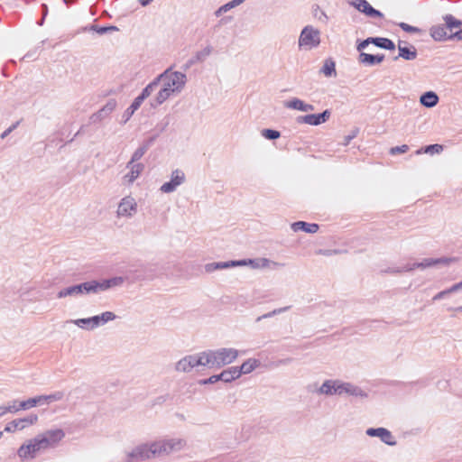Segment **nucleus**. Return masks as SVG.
Wrapping results in <instances>:
<instances>
[{
    "instance_id": "17",
    "label": "nucleus",
    "mask_w": 462,
    "mask_h": 462,
    "mask_svg": "<svg viewBox=\"0 0 462 462\" xmlns=\"http://www.w3.org/2000/svg\"><path fill=\"white\" fill-rule=\"evenodd\" d=\"M126 168L129 169V172L124 176V180L127 184H132L141 175L144 170V165L141 162H128Z\"/></svg>"
},
{
    "instance_id": "38",
    "label": "nucleus",
    "mask_w": 462,
    "mask_h": 462,
    "mask_svg": "<svg viewBox=\"0 0 462 462\" xmlns=\"http://www.w3.org/2000/svg\"><path fill=\"white\" fill-rule=\"evenodd\" d=\"M443 151V146L441 144H430L427 145L424 148L419 149L416 151V154H421L424 153H430V154H435L439 153Z\"/></svg>"
},
{
    "instance_id": "62",
    "label": "nucleus",
    "mask_w": 462,
    "mask_h": 462,
    "mask_svg": "<svg viewBox=\"0 0 462 462\" xmlns=\"http://www.w3.org/2000/svg\"><path fill=\"white\" fill-rule=\"evenodd\" d=\"M315 109L314 106L311 104L305 103L304 109L302 112H311Z\"/></svg>"
},
{
    "instance_id": "5",
    "label": "nucleus",
    "mask_w": 462,
    "mask_h": 462,
    "mask_svg": "<svg viewBox=\"0 0 462 462\" xmlns=\"http://www.w3.org/2000/svg\"><path fill=\"white\" fill-rule=\"evenodd\" d=\"M206 353L189 355L179 360L175 365V370L181 373H189L198 366H208Z\"/></svg>"
},
{
    "instance_id": "24",
    "label": "nucleus",
    "mask_w": 462,
    "mask_h": 462,
    "mask_svg": "<svg viewBox=\"0 0 462 462\" xmlns=\"http://www.w3.org/2000/svg\"><path fill=\"white\" fill-rule=\"evenodd\" d=\"M430 34L437 42H443L450 39L449 36H448L445 25L443 24L431 26L430 29Z\"/></svg>"
},
{
    "instance_id": "19",
    "label": "nucleus",
    "mask_w": 462,
    "mask_h": 462,
    "mask_svg": "<svg viewBox=\"0 0 462 462\" xmlns=\"http://www.w3.org/2000/svg\"><path fill=\"white\" fill-rule=\"evenodd\" d=\"M344 396H352V397H356V398H360V399H365V398H367L368 394L361 387H359L350 382H346L345 387H344Z\"/></svg>"
},
{
    "instance_id": "11",
    "label": "nucleus",
    "mask_w": 462,
    "mask_h": 462,
    "mask_svg": "<svg viewBox=\"0 0 462 462\" xmlns=\"http://www.w3.org/2000/svg\"><path fill=\"white\" fill-rule=\"evenodd\" d=\"M254 260L248 259V260H235V261H227V262H214L209 263L205 265V271L206 273H213L217 270H223L227 269L231 267H236V266H245L247 264H253Z\"/></svg>"
},
{
    "instance_id": "41",
    "label": "nucleus",
    "mask_w": 462,
    "mask_h": 462,
    "mask_svg": "<svg viewBox=\"0 0 462 462\" xmlns=\"http://www.w3.org/2000/svg\"><path fill=\"white\" fill-rule=\"evenodd\" d=\"M262 135L268 140H276L281 136V133L273 129H263Z\"/></svg>"
},
{
    "instance_id": "22",
    "label": "nucleus",
    "mask_w": 462,
    "mask_h": 462,
    "mask_svg": "<svg viewBox=\"0 0 462 462\" xmlns=\"http://www.w3.org/2000/svg\"><path fill=\"white\" fill-rule=\"evenodd\" d=\"M291 229L294 232L304 231L306 233L314 234L319 230V225L315 223H307L304 221H297L291 224Z\"/></svg>"
},
{
    "instance_id": "3",
    "label": "nucleus",
    "mask_w": 462,
    "mask_h": 462,
    "mask_svg": "<svg viewBox=\"0 0 462 462\" xmlns=\"http://www.w3.org/2000/svg\"><path fill=\"white\" fill-rule=\"evenodd\" d=\"M171 67L162 72L166 73V77L161 79L163 86L156 96L158 105L165 102L174 92H180L186 84L187 76L185 73L180 71L171 72Z\"/></svg>"
},
{
    "instance_id": "10",
    "label": "nucleus",
    "mask_w": 462,
    "mask_h": 462,
    "mask_svg": "<svg viewBox=\"0 0 462 462\" xmlns=\"http://www.w3.org/2000/svg\"><path fill=\"white\" fill-rule=\"evenodd\" d=\"M38 421L36 414H30L24 418L15 419L8 422L5 427V431L14 433L17 430H23L25 428L35 424Z\"/></svg>"
},
{
    "instance_id": "21",
    "label": "nucleus",
    "mask_w": 462,
    "mask_h": 462,
    "mask_svg": "<svg viewBox=\"0 0 462 462\" xmlns=\"http://www.w3.org/2000/svg\"><path fill=\"white\" fill-rule=\"evenodd\" d=\"M166 77V73H162L158 77H156L151 83H149L142 91V93L136 97L141 102H143L145 98H147L153 90L158 87L161 79Z\"/></svg>"
},
{
    "instance_id": "45",
    "label": "nucleus",
    "mask_w": 462,
    "mask_h": 462,
    "mask_svg": "<svg viewBox=\"0 0 462 462\" xmlns=\"http://www.w3.org/2000/svg\"><path fill=\"white\" fill-rule=\"evenodd\" d=\"M19 403L18 400H12L7 402V407L10 410L9 413H16L20 411V409L17 408V404Z\"/></svg>"
},
{
    "instance_id": "9",
    "label": "nucleus",
    "mask_w": 462,
    "mask_h": 462,
    "mask_svg": "<svg viewBox=\"0 0 462 462\" xmlns=\"http://www.w3.org/2000/svg\"><path fill=\"white\" fill-rule=\"evenodd\" d=\"M137 203L131 196L123 198L117 207V217H133L137 212Z\"/></svg>"
},
{
    "instance_id": "26",
    "label": "nucleus",
    "mask_w": 462,
    "mask_h": 462,
    "mask_svg": "<svg viewBox=\"0 0 462 462\" xmlns=\"http://www.w3.org/2000/svg\"><path fill=\"white\" fill-rule=\"evenodd\" d=\"M357 10L369 17L383 18V16L380 11L374 9L366 0L358 5Z\"/></svg>"
},
{
    "instance_id": "28",
    "label": "nucleus",
    "mask_w": 462,
    "mask_h": 462,
    "mask_svg": "<svg viewBox=\"0 0 462 462\" xmlns=\"http://www.w3.org/2000/svg\"><path fill=\"white\" fill-rule=\"evenodd\" d=\"M219 381H223L225 383H230L235 379L239 378V372L237 370V366L229 367L224 371H222L219 374Z\"/></svg>"
},
{
    "instance_id": "15",
    "label": "nucleus",
    "mask_w": 462,
    "mask_h": 462,
    "mask_svg": "<svg viewBox=\"0 0 462 462\" xmlns=\"http://www.w3.org/2000/svg\"><path fill=\"white\" fill-rule=\"evenodd\" d=\"M369 437H377L382 442L388 446H395L397 444L394 436L385 428H369L365 431Z\"/></svg>"
},
{
    "instance_id": "59",
    "label": "nucleus",
    "mask_w": 462,
    "mask_h": 462,
    "mask_svg": "<svg viewBox=\"0 0 462 462\" xmlns=\"http://www.w3.org/2000/svg\"><path fill=\"white\" fill-rule=\"evenodd\" d=\"M449 38L457 39V41H462V29L451 34Z\"/></svg>"
},
{
    "instance_id": "37",
    "label": "nucleus",
    "mask_w": 462,
    "mask_h": 462,
    "mask_svg": "<svg viewBox=\"0 0 462 462\" xmlns=\"http://www.w3.org/2000/svg\"><path fill=\"white\" fill-rule=\"evenodd\" d=\"M320 72L323 73L327 77L336 76V64L335 62L328 59L326 60L324 65L322 66Z\"/></svg>"
},
{
    "instance_id": "39",
    "label": "nucleus",
    "mask_w": 462,
    "mask_h": 462,
    "mask_svg": "<svg viewBox=\"0 0 462 462\" xmlns=\"http://www.w3.org/2000/svg\"><path fill=\"white\" fill-rule=\"evenodd\" d=\"M291 309V306H286V307H282V308H279V309H275L268 313H265L262 316H259L257 319H256V322H259L264 319H269V318H272L275 315H278V314H282L287 310H289Z\"/></svg>"
},
{
    "instance_id": "14",
    "label": "nucleus",
    "mask_w": 462,
    "mask_h": 462,
    "mask_svg": "<svg viewBox=\"0 0 462 462\" xmlns=\"http://www.w3.org/2000/svg\"><path fill=\"white\" fill-rule=\"evenodd\" d=\"M452 261L453 260L451 258H446V257L437 258V259L425 258L422 262L414 263H407V264L403 265L401 271H410L411 272V271L414 270L415 268L425 269V268L431 267V266H434L439 263L448 264Z\"/></svg>"
},
{
    "instance_id": "32",
    "label": "nucleus",
    "mask_w": 462,
    "mask_h": 462,
    "mask_svg": "<svg viewBox=\"0 0 462 462\" xmlns=\"http://www.w3.org/2000/svg\"><path fill=\"white\" fill-rule=\"evenodd\" d=\"M372 43L374 44L376 47L389 51H393L395 49L394 42L388 38L374 37Z\"/></svg>"
},
{
    "instance_id": "64",
    "label": "nucleus",
    "mask_w": 462,
    "mask_h": 462,
    "mask_svg": "<svg viewBox=\"0 0 462 462\" xmlns=\"http://www.w3.org/2000/svg\"><path fill=\"white\" fill-rule=\"evenodd\" d=\"M364 0H348L349 4L353 6H355L356 9H357V6L359 4H361V2H363Z\"/></svg>"
},
{
    "instance_id": "23",
    "label": "nucleus",
    "mask_w": 462,
    "mask_h": 462,
    "mask_svg": "<svg viewBox=\"0 0 462 462\" xmlns=\"http://www.w3.org/2000/svg\"><path fill=\"white\" fill-rule=\"evenodd\" d=\"M398 50H399V55L398 57H395L394 60H397L398 58H402L406 60H413L417 58V50L414 46H411V48H407L404 46H402V42H399L398 44Z\"/></svg>"
},
{
    "instance_id": "51",
    "label": "nucleus",
    "mask_w": 462,
    "mask_h": 462,
    "mask_svg": "<svg viewBox=\"0 0 462 462\" xmlns=\"http://www.w3.org/2000/svg\"><path fill=\"white\" fill-rule=\"evenodd\" d=\"M374 40V37H369L365 40H364L363 42H361L358 45H357V50L358 51H362L363 49H365L368 44L372 43V41Z\"/></svg>"
},
{
    "instance_id": "57",
    "label": "nucleus",
    "mask_w": 462,
    "mask_h": 462,
    "mask_svg": "<svg viewBox=\"0 0 462 462\" xmlns=\"http://www.w3.org/2000/svg\"><path fill=\"white\" fill-rule=\"evenodd\" d=\"M452 292H457V291H459L462 290V281L459 282H457L455 284H453L451 287H450Z\"/></svg>"
},
{
    "instance_id": "47",
    "label": "nucleus",
    "mask_w": 462,
    "mask_h": 462,
    "mask_svg": "<svg viewBox=\"0 0 462 462\" xmlns=\"http://www.w3.org/2000/svg\"><path fill=\"white\" fill-rule=\"evenodd\" d=\"M219 381V376L218 374H215V375H212L210 376L209 378L208 379H202L199 382V384H208V383H215Z\"/></svg>"
},
{
    "instance_id": "25",
    "label": "nucleus",
    "mask_w": 462,
    "mask_h": 462,
    "mask_svg": "<svg viewBox=\"0 0 462 462\" xmlns=\"http://www.w3.org/2000/svg\"><path fill=\"white\" fill-rule=\"evenodd\" d=\"M384 60V55H373L368 54L365 52H361L359 54V61L363 64L368 65V66H374L376 64L381 63Z\"/></svg>"
},
{
    "instance_id": "56",
    "label": "nucleus",
    "mask_w": 462,
    "mask_h": 462,
    "mask_svg": "<svg viewBox=\"0 0 462 462\" xmlns=\"http://www.w3.org/2000/svg\"><path fill=\"white\" fill-rule=\"evenodd\" d=\"M9 409L7 407V404H2L0 405V418L4 417L5 414L9 413Z\"/></svg>"
},
{
    "instance_id": "31",
    "label": "nucleus",
    "mask_w": 462,
    "mask_h": 462,
    "mask_svg": "<svg viewBox=\"0 0 462 462\" xmlns=\"http://www.w3.org/2000/svg\"><path fill=\"white\" fill-rule=\"evenodd\" d=\"M119 29L115 25H109V26H97V25H90L86 26L80 29L79 32H86V31H94L97 32L98 34H105L106 32H117Z\"/></svg>"
},
{
    "instance_id": "6",
    "label": "nucleus",
    "mask_w": 462,
    "mask_h": 462,
    "mask_svg": "<svg viewBox=\"0 0 462 462\" xmlns=\"http://www.w3.org/2000/svg\"><path fill=\"white\" fill-rule=\"evenodd\" d=\"M320 43V32L311 25L305 26L299 38L300 47L310 50Z\"/></svg>"
},
{
    "instance_id": "33",
    "label": "nucleus",
    "mask_w": 462,
    "mask_h": 462,
    "mask_svg": "<svg viewBox=\"0 0 462 462\" xmlns=\"http://www.w3.org/2000/svg\"><path fill=\"white\" fill-rule=\"evenodd\" d=\"M96 321H97L96 319H92V317H90V318H84V319L69 320V322L74 323L80 328L91 330V329L95 328L94 322H96Z\"/></svg>"
},
{
    "instance_id": "8",
    "label": "nucleus",
    "mask_w": 462,
    "mask_h": 462,
    "mask_svg": "<svg viewBox=\"0 0 462 462\" xmlns=\"http://www.w3.org/2000/svg\"><path fill=\"white\" fill-rule=\"evenodd\" d=\"M44 451L40 441L35 437L27 443L23 444L17 450V455L22 460H29L36 457L38 454Z\"/></svg>"
},
{
    "instance_id": "2",
    "label": "nucleus",
    "mask_w": 462,
    "mask_h": 462,
    "mask_svg": "<svg viewBox=\"0 0 462 462\" xmlns=\"http://www.w3.org/2000/svg\"><path fill=\"white\" fill-rule=\"evenodd\" d=\"M123 283L124 278L120 276L102 281L92 280L64 288L58 292L57 297L59 299H62L66 297H79L87 294H97L111 288L121 286Z\"/></svg>"
},
{
    "instance_id": "20",
    "label": "nucleus",
    "mask_w": 462,
    "mask_h": 462,
    "mask_svg": "<svg viewBox=\"0 0 462 462\" xmlns=\"http://www.w3.org/2000/svg\"><path fill=\"white\" fill-rule=\"evenodd\" d=\"M337 379H328L323 382L320 387L316 391L319 395H337Z\"/></svg>"
},
{
    "instance_id": "46",
    "label": "nucleus",
    "mask_w": 462,
    "mask_h": 462,
    "mask_svg": "<svg viewBox=\"0 0 462 462\" xmlns=\"http://www.w3.org/2000/svg\"><path fill=\"white\" fill-rule=\"evenodd\" d=\"M450 293H453L450 287L447 290H444V291H441L439 292H438L433 298H432V300L436 301V300H440L442 299H444L446 296H448V294Z\"/></svg>"
},
{
    "instance_id": "36",
    "label": "nucleus",
    "mask_w": 462,
    "mask_h": 462,
    "mask_svg": "<svg viewBox=\"0 0 462 462\" xmlns=\"http://www.w3.org/2000/svg\"><path fill=\"white\" fill-rule=\"evenodd\" d=\"M305 102L298 97H293L284 102V106L289 109L303 111Z\"/></svg>"
},
{
    "instance_id": "54",
    "label": "nucleus",
    "mask_w": 462,
    "mask_h": 462,
    "mask_svg": "<svg viewBox=\"0 0 462 462\" xmlns=\"http://www.w3.org/2000/svg\"><path fill=\"white\" fill-rule=\"evenodd\" d=\"M17 408L20 409V411L29 410V406L27 404V400L19 401V403L17 404Z\"/></svg>"
},
{
    "instance_id": "55",
    "label": "nucleus",
    "mask_w": 462,
    "mask_h": 462,
    "mask_svg": "<svg viewBox=\"0 0 462 462\" xmlns=\"http://www.w3.org/2000/svg\"><path fill=\"white\" fill-rule=\"evenodd\" d=\"M402 266L401 267H393V268H388L387 270L384 271V273H404L405 271H400L402 270Z\"/></svg>"
},
{
    "instance_id": "30",
    "label": "nucleus",
    "mask_w": 462,
    "mask_h": 462,
    "mask_svg": "<svg viewBox=\"0 0 462 462\" xmlns=\"http://www.w3.org/2000/svg\"><path fill=\"white\" fill-rule=\"evenodd\" d=\"M116 316L114 312L105 311L100 315L93 316L92 319H96V322H94L95 328L107 323L108 321H112L116 319Z\"/></svg>"
},
{
    "instance_id": "49",
    "label": "nucleus",
    "mask_w": 462,
    "mask_h": 462,
    "mask_svg": "<svg viewBox=\"0 0 462 462\" xmlns=\"http://www.w3.org/2000/svg\"><path fill=\"white\" fill-rule=\"evenodd\" d=\"M357 134H358V129H354V130L351 132V134H348V135L345 136V140H344L343 144H344V145H347V144L350 143V141H351L352 139H354L355 137H356Z\"/></svg>"
},
{
    "instance_id": "29",
    "label": "nucleus",
    "mask_w": 462,
    "mask_h": 462,
    "mask_svg": "<svg viewBox=\"0 0 462 462\" xmlns=\"http://www.w3.org/2000/svg\"><path fill=\"white\" fill-rule=\"evenodd\" d=\"M420 101L422 106L430 108L438 104L439 97L435 92L428 91L421 95Z\"/></svg>"
},
{
    "instance_id": "4",
    "label": "nucleus",
    "mask_w": 462,
    "mask_h": 462,
    "mask_svg": "<svg viewBox=\"0 0 462 462\" xmlns=\"http://www.w3.org/2000/svg\"><path fill=\"white\" fill-rule=\"evenodd\" d=\"M205 353L208 366L217 368L233 363L238 356V351L235 348L223 347L217 350L205 351Z\"/></svg>"
},
{
    "instance_id": "34",
    "label": "nucleus",
    "mask_w": 462,
    "mask_h": 462,
    "mask_svg": "<svg viewBox=\"0 0 462 462\" xmlns=\"http://www.w3.org/2000/svg\"><path fill=\"white\" fill-rule=\"evenodd\" d=\"M143 102H141L138 98H134L131 106L124 112L123 114V123L125 124L134 113L141 106Z\"/></svg>"
},
{
    "instance_id": "61",
    "label": "nucleus",
    "mask_w": 462,
    "mask_h": 462,
    "mask_svg": "<svg viewBox=\"0 0 462 462\" xmlns=\"http://www.w3.org/2000/svg\"><path fill=\"white\" fill-rule=\"evenodd\" d=\"M319 254L329 256V255H332L333 254H337V251L336 250H334V251H332V250H319Z\"/></svg>"
},
{
    "instance_id": "63",
    "label": "nucleus",
    "mask_w": 462,
    "mask_h": 462,
    "mask_svg": "<svg viewBox=\"0 0 462 462\" xmlns=\"http://www.w3.org/2000/svg\"><path fill=\"white\" fill-rule=\"evenodd\" d=\"M42 16H43V19H45V17L48 14V6L46 4H42Z\"/></svg>"
},
{
    "instance_id": "7",
    "label": "nucleus",
    "mask_w": 462,
    "mask_h": 462,
    "mask_svg": "<svg viewBox=\"0 0 462 462\" xmlns=\"http://www.w3.org/2000/svg\"><path fill=\"white\" fill-rule=\"evenodd\" d=\"M64 437L65 433L60 429L50 430L36 436L44 450L55 448Z\"/></svg>"
},
{
    "instance_id": "53",
    "label": "nucleus",
    "mask_w": 462,
    "mask_h": 462,
    "mask_svg": "<svg viewBox=\"0 0 462 462\" xmlns=\"http://www.w3.org/2000/svg\"><path fill=\"white\" fill-rule=\"evenodd\" d=\"M27 404L29 406V409L38 406L39 400L36 399V396L32 397V398H29V399H27Z\"/></svg>"
},
{
    "instance_id": "60",
    "label": "nucleus",
    "mask_w": 462,
    "mask_h": 462,
    "mask_svg": "<svg viewBox=\"0 0 462 462\" xmlns=\"http://www.w3.org/2000/svg\"><path fill=\"white\" fill-rule=\"evenodd\" d=\"M36 399L39 400L38 405L47 404V399L45 395H38L36 396Z\"/></svg>"
},
{
    "instance_id": "58",
    "label": "nucleus",
    "mask_w": 462,
    "mask_h": 462,
    "mask_svg": "<svg viewBox=\"0 0 462 462\" xmlns=\"http://www.w3.org/2000/svg\"><path fill=\"white\" fill-rule=\"evenodd\" d=\"M292 362V358L291 357H287L285 359H281L277 362L276 365H289Z\"/></svg>"
},
{
    "instance_id": "52",
    "label": "nucleus",
    "mask_w": 462,
    "mask_h": 462,
    "mask_svg": "<svg viewBox=\"0 0 462 462\" xmlns=\"http://www.w3.org/2000/svg\"><path fill=\"white\" fill-rule=\"evenodd\" d=\"M198 63V60H196V58L193 56L191 59H189L183 66V69L184 70H188L191 66H193L194 64Z\"/></svg>"
},
{
    "instance_id": "35",
    "label": "nucleus",
    "mask_w": 462,
    "mask_h": 462,
    "mask_svg": "<svg viewBox=\"0 0 462 462\" xmlns=\"http://www.w3.org/2000/svg\"><path fill=\"white\" fill-rule=\"evenodd\" d=\"M443 21L445 22V26L450 31L462 26V21L449 14L443 16Z\"/></svg>"
},
{
    "instance_id": "42",
    "label": "nucleus",
    "mask_w": 462,
    "mask_h": 462,
    "mask_svg": "<svg viewBox=\"0 0 462 462\" xmlns=\"http://www.w3.org/2000/svg\"><path fill=\"white\" fill-rule=\"evenodd\" d=\"M47 399V404H50L54 402H58L62 400L64 397V393L61 391H57L51 394L45 395Z\"/></svg>"
},
{
    "instance_id": "44",
    "label": "nucleus",
    "mask_w": 462,
    "mask_h": 462,
    "mask_svg": "<svg viewBox=\"0 0 462 462\" xmlns=\"http://www.w3.org/2000/svg\"><path fill=\"white\" fill-rule=\"evenodd\" d=\"M409 150V146L406 144L401 145V146H395L391 148L390 152L391 154L394 155L397 153H404Z\"/></svg>"
},
{
    "instance_id": "43",
    "label": "nucleus",
    "mask_w": 462,
    "mask_h": 462,
    "mask_svg": "<svg viewBox=\"0 0 462 462\" xmlns=\"http://www.w3.org/2000/svg\"><path fill=\"white\" fill-rule=\"evenodd\" d=\"M399 27L406 32L419 33L420 32V28L411 26L406 23H400Z\"/></svg>"
},
{
    "instance_id": "27",
    "label": "nucleus",
    "mask_w": 462,
    "mask_h": 462,
    "mask_svg": "<svg viewBox=\"0 0 462 462\" xmlns=\"http://www.w3.org/2000/svg\"><path fill=\"white\" fill-rule=\"evenodd\" d=\"M260 365V361L254 358H249L245 361L241 366H237V370L239 372V376L241 374H247L253 372L255 368Z\"/></svg>"
},
{
    "instance_id": "13",
    "label": "nucleus",
    "mask_w": 462,
    "mask_h": 462,
    "mask_svg": "<svg viewBox=\"0 0 462 462\" xmlns=\"http://www.w3.org/2000/svg\"><path fill=\"white\" fill-rule=\"evenodd\" d=\"M185 174L181 170L176 169L171 172V180L163 183L160 190L162 193H171L176 190V189L184 183L185 181Z\"/></svg>"
},
{
    "instance_id": "48",
    "label": "nucleus",
    "mask_w": 462,
    "mask_h": 462,
    "mask_svg": "<svg viewBox=\"0 0 462 462\" xmlns=\"http://www.w3.org/2000/svg\"><path fill=\"white\" fill-rule=\"evenodd\" d=\"M19 125V122H16L14 124H13L11 126H9L6 130H5L2 134H1V138L2 139H5L6 136H8Z\"/></svg>"
},
{
    "instance_id": "1",
    "label": "nucleus",
    "mask_w": 462,
    "mask_h": 462,
    "mask_svg": "<svg viewBox=\"0 0 462 462\" xmlns=\"http://www.w3.org/2000/svg\"><path fill=\"white\" fill-rule=\"evenodd\" d=\"M186 440L183 439H169L143 444L134 448L127 455L125 462L143 461L155 457L168 456L184 448Z\"/></svg>"
},
{
    "instance_id": "50",
    "label": "nucleus",
    "mask_w": 462,
    "mask_h": 462,
    "mask_svg": "<svg viewBox=\"0 0 462 462\" xmlns=\"http://www.w3.org/2000/svg\"><path fill=\"white\" fill-rule=\"evenodd\" d=\"M346 382L338 380L337 383V395L338 396H344V387H345Z\"/></svg>"
},
{
    "instance_id": "16",
    "label": "nucleus",
    "mask_w": 462,
    "mask_h": 462,
    "mask_svg": "<svg viewBox=\"0 0 462 462\" xmlns=\"http://www.w3.org/2000/svg\"><path fill=\"white\" fill-rule=\"evenodd\" d=\"M116 99H109L103 107L90 116L91 123L96 124L106 118L116 109Z\"/></svg>"
},
{
    "instance_id": "12",
    "label": "nucleus",
    "mask_w": 462,
    "mask_h": 462,
    "mask_svg": "<svg viewBox=\"0 0 462 462\" xmlns=\"http://www.w3.org/2000/svg\"><path fill=\"white\" fill-rule=\"evenodd\" d=\"M331 116V112L328 109L324 110L320 114H310L306 116H300L296 118L298 124H306L309 125H319L326 123Z\"/></svg>"
},
{
    "instance_id": "40",
    "label": "nucleus",
    "mask_w": 462,
    "mask_h": 462,
    "mask_svg": "<svg viewBox=\"0 0 462 462\" xmlns=\"http://www.w3.org/2000/svg\"><path fill=\"white\" fill-rule=\"evenodd\" d=\"M212 52L211 46H206L203 50L197 51L194 57L198 60V62L204 61Z\"/></svg>"
},
{
    "instance_id": "18",
    "label": "nucleus",
    "mask_w": 462,
    "mask_h": 462,
    "mask_svg": "<svg viewBox=\"0 0 462 462\" xmlns=\"http://www.w3.org/2000/svg\"><path fill=\"white\" fill-rule=\"evenodd\" d=\"M157 135H153L146 140H144L142 144L137 148L132 155V158L129 162L137 163L139 160L145 154V152L150 149V147L154 143Z\"/></svg>"
}]
</instances>
